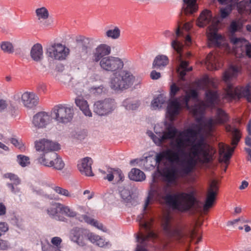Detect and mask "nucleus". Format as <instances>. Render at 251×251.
Wrapping results in <instances>:
<instances>
[{
  "mask_svg": "<svg viewBox=\"0 0 251 251\" xmlns=\"http://www.w3.org/2000/svg\"><path fill=\"white\" fill-rule=\"evenodd\" d=\"M191 147L189 157L181 161V167L177 169L175 166L166 167L162 171L164 181L168 184L176 183L179 177H183L192 173L198 162L209 163L213 161L215 151L204 140L202 135L195 143L191 142Z\"/></svg>",
  "mask_w": 251,
  "mask_h": 251,
  "instance_id": "f257e3e1",
  "label": "nucleus"
},
{
  "mask_svg": "<svg viewBox=\"0 0 251 251\" xmlns=\"http://www.w3.org/2000/svg\"><path fill=\"white\" fill-rule=\"evenodd\" d=\"M153 192L158 197L163 199L166 203L173 210L181 213H185L195 208L196 204L199 202L195 191L189 193L180 192L167 194L165 196L162 195L160 188H157Z\"/></svg>",
  "mask_w": 251,
  "mask_h": 251,
  "instance_id": "f03ea898",
  "label": "nucleus"
},
{
  "mask_svg": "<svg viewBox=\"0 0 251 251\" xmlns=\"http://www.w3.org/2000/svg\"><path fill=\"white\" fill-rule=\"evenodd\" d=\"M238 73V69L235 66H231L225 72L223 80L226 83V87L224 98L228 101L245 98L249 102L251 103V82L245 86L239 85L236 87H234L230 83L231 79L237 76Z\"/></svg>",
  "mask_w": 251,
  "mask_h": 251,
  "instance_id": "7ed1b4c3",
  "label": "nucleus"
},
{
  "mask_svg": "<svg viewBox=\"0 0 251 251\" xmlns=\"http://www.w3.org/2000/svg\"><path fill=\"white\" fill-rule=\"evenodd\" d=\"M185 142L191 143V140L189 138L183 139L182 137L176 138L174 141H172L170 143L172 149H166L156 154L155 159L156 162L159 163L165 159L172 164L175 162L180 163H179V168H176L175 165H171L169 167L174 166L177 169H179L181 167V161L188 158L181 160L179 159V155H185L186 154L185 152Z\"/></svg>",
  "mask_w": 251,
  "mask_h": 251,
  "instance_id": "20e7f679",
  "label": "nucleus"
},
{
  "mask_svg": "<svg viewBox=\"0 0 251 251\" xmlns=\"http://www.w3.org/2000/svg\"><path fill=\"white\" fill-rule=\"evenodd\" d=\"M35 147L37 151L42 152L37 158L38 162L48 167L52 166V160H54L56 156L54 151L60 149V145L57 142L43 138L35 142Z\"/></svg>",
  "mask_w": 251,
  "mask_h": 251,
  "instance_id": "39448f33",
  "label": "nucleus"
},
{
  "mask_svg": "<svg viewBox=\"0 0 251 251\" xmlns=\"http://www.w3.org/2000/svg\"><path fill=\"white\" fill-rule=\"evenodd\" d=\"M139 222L142 231L137 236V244L135 251H148L146 247L151 246L157 239L158 235L152 230L153 218L146 219L145 216Z\"/></svg>",
  "mask_w": 251,
  "mask_h": 251,
  "instance_id": "423d86ee",
  "label": "nucleus"
},
{
  "mask_svg": "<svg viewBox=\"0 0 251 251\" xmlns=\"http://www.w3.org/2000/svg\"><path fill=\"white\" fill-rule=\"evenodd\" d=\"M134 76L127 71L116 72L110 79V87L115 90H123L133 85Z\"/></svg>",
  "mask_w": 251,
  "mask_h": 251,
  "instance_id": "0eeeda50",
  "label": "nucleus"
},
{
  "mask_svg": "<svg viewBox=\"0 0 251 251\" xmlns=\"http://www.w3.org/2000/svg\"><path fill=\"white\" fill-rule=\"evenodd\" d=\"M226 132H230L231 134V144L234 147L231 148L229 145L222 146L220 148L219 153L221 155L223 154V160L225 163H227L230 159L234 150L238 144L241 138V133L240 130L234 126H232L230 125L226 126Z\"/></svg>",
  "mask_w": 251,
  "mask_h": 251,
  "instance_id": "6e6552de",
  "label": "nucleus"
},
{
  "mask_svg": "<svg viewBox=\"0 0 251 251\" xmlns=\"http://www.w3.org/2000/svg\"><path fill=\"white\" fill-rule=\"evenodd\" d=\"M54 120L58 123L66 124L70 123L75 115L73 106L66 104L55 105L52 109Z\"/></svg>",
  "mask_w": 251,
  "mask_h": 251,
  "instance_id": "1a4fd4ad",
  "label": "nucleus"
},
{
  "mask_svg": "<svg viewBox=\"0 0 251 251\" xmlns=\"http://www.w3.org/2000/svg\"><path fill=\"white\" fill-rule=\"evenodd\" d=\"M99 65L103 71L114 74L123 69L124 63L120 57L109 55L103 58Z\"/></svg>",
  "mask_w": 251,
  "mask_h": 251,
  "instance_id": "9d476101",
  "label": "nucleus"
},
{
  "mask_svg": "<svg viewBox=\"0 0 251 251\" xmlns=\"http://www.w3.org/2000/svg\"><path fill=\"white\" fill-rule=\"evenodd\" d=\"M172 47L176 52V59L180 62V65L177 70L180 79L184 80V77L186 73L192 70V67H188L189 62L186 61L182 60V50L183 45L179 41L175 40H173L171 43Z\"/></svg>",
  "mask_w": 251,
  "mask_h": 251,
  "instance_id": "9b49d317",
  "label": "nucleus"
},
{
  "mask_svg": "<svg viewBox=\"0 0 251 251\" xmlns=\"http://www.w3.org/2000/svg\"><path fill=\"white\" fill-rule=\"evenodd\" d=\"M70 54V49L61 43H53L47 49V55L54 60H65Z\"/></svg>",
  "mask_w": 251,
  "mask_h": 251,
  "instance_id": "f8f14e48",
  "label": "nucleus"
},
{
  "mask_svg": "<svg viewBox=\"0 0 251 251\" xmlns=\"http://www.w3.org/2000/svg\"><path fill=\"white\" fill-rule=\"evenodd\" d=\"M91 232L89 230L79 227L73 228L70 231V238L71 240L80 247L87 245V241H89Z\"/></svg>",
  "mask_w": 251,
  "mask_h": 251,
  "instance_id": "ddd939ff",
  "label": "nucleus"
},
{
  "mask_svg": "<svg viewBox=\"0 0 251 251\" xmlns=\"http://www.w3.org/2000/svg\"><path fill=\"white\" fill-rule=\"evenodd\" d=\"M114 99L106 98L97 101L94 104V112L100 116L106 115L112 112L116 108Z\"/></svg>",
  "mask_w": 251,
  "mask_h": 251,
  "instance_id": "4468645a",
  "label": "nucleus"
},
{
  "mask_svg": "<svg viewBox=\"0 0 251 251\" xmlns=\"http://www.w3.org/2000/svg\"><path fill=\"white\" fill-rule=\"evenodd\" d=\"M161 226L164 232L168 237L174 238L177 240H180L182 238L181 230L177 227H172L169 217L167 216L163 219Z\"/></svg>",
  "mask_w": 251,
  "mask_h": 251,
  "instance_id": "2eb2a0df",
  "label": "nucleus"
},
{
  "mask_svg": "<svg viewBox=\"0 0 251 251\" xmlns=\"http://www.w3.org/2000/svg\"><path fill=\"white\" fill-rule=\"evenodd\" d=\"M51 120V117L49 113L41 111L33 116L32 124L36 129H43L47 127Z\"/></svg>",
  "mask_w": 251,
  "mask_h": 251,
  "instance_id": "dca6fc26",
  "label": "nucleus"
},
{
  "mask_svg": "<svg viewBox=\"0 0 251 251\" xmlns=\"http://www.w3.org/2000/svg\"><path fill=\"white\" fill-rule=\"evenodd\" d=\"M230 42L232 45L233 50L238 57H240L246 52L249 42L244 38L232 37Z\"/></svg>",
  "mask_w": 251,
  "mask_h": 251,
  "instance_id": "f3484780",
  "label": "nucleus"
},
{
  "mask_svg": "<svg viewBox=\"0 0 251 251\" xmlns=\"http://www.w3.org/2000/svg\"><path fill=\"white\" fill-rule=\"evenodd\" d=\"M218 189L217 181L212 180L207 190L205 203L203 206L204 211H208L212 206L215 201Z\"/></svg>",
  "mask_w": 251,
  "mask_h": 251,
  "instance_id": "a211bd4d",
  "label": "nucleus"
},
{
  "mask_svg": "<svg viewBox=\"0 0 251 251\" xmlns=\"http://www.w3.org/2000/svg\"><path fill=\"white\" fill-rule=\"evenodd\" d=\"M110 46L105 44H101L98 46L93 51L92 60L94 62H100L101 59L111 53Z\"/></svg>",
  "mask_w": 251,
  "mask_h": 251,
  "instance_id": "6ab92c4d",
  "label": "nucleus"
},
{
  "mask_svg": "<svg viewBox=\"0 0 251 251\" xmlns=\"http://www.w3.org/2000/svg\"><path fill=\"white\" fill-rule=\"evenodd\" d=\"M180 98H175L171 100L168 105L167 113L170 121L174 120L182 109V105L180 102Z\"/></svg>",
  "mask_w": 251,
  "mask_h": 251,
  "instance_id": "aec40b11",
  "label": "nucleus"
},
{
  "mask_svg": "<svg viewBox=\"0 0 251 251\" xmlns=\"http://www.w3.org/2000/svg\"><path fill=\"white\" fill-rule=\"evenodd\" d=\"M21 100L25 107L32 108L38 104L39 98L33 92H25L21 95Z\"/></svg>",
  "mask_w": 251,
  "mask_h": 251,
  "instance_id": "412c9836",
  "label": "nucleus"
},
{
  "mask_svg": "<svg viewBox=\"0 0 251 251\" xmlns=\"http://www.w3.org/2000/svg\"><path fill=\"white\" fill-rule=\"evenodd\" d=\"M92 159L88 157L82 159L77 164V168L82 175L92 176L94 175L92 170Z\"/></svg>",
  "mask_w": 251,
  "mask_h": 251,
  "instance_id": "4be33fe9",
  "label": "nucleus"
},
{
  "mask_svg": "<svg viewBox=\"0 0 251 251\" xmlns=\"http://www.w3.org/2000/svg\"><path fill=\"white\" fill-rule=\"evenodd\" d=\"M62 203L59 202H53L51 204L50 207L47 209L48 214L51 217L60 221L65 222L66 219L60 215H58L59 210L61 211Z\"/></svg>",
  "mask_w": 251,
  "mask_h": 251,
  "instance_id": "5701e85b",
  "label": "nucleus"
},
{
  "mask_svg": "<svg viewBox=\"0 0 251 251\" xmlns=\"http://www.w3.org/2000/svg\"><path fill=\"white\" fill-rule=\"evenodd\" d=\"M219 101L218 92L213 90H207L205 92V103L208 107L214 108Z\"/></svg>",
  "mask_w": 251,
  "mask_h": 251,
  "instance_id": "b1692460",
  "label": "nucleus"
},
{
  "mask_svg": "<svg viewBox=\"0 0 251 251\" xmlns=\"http://www.w3.org/2000/svg\"><path fill=\"white\" fill-rule=\"evenodd\" d=\"M212 19L211 12L208 10H203L200 14L197 22L199 27H204L209 24Z\"/></svg>",
  "mask_w": 251,
  "mask_h": 251,
  "instance_id": "393cba45",
  "label": "nucleus"
},
{
  "mask_svg": "<svg viewBox=\"0 0 251 251\" xmlns=\"http://www.w3.org/2000/svg\"><path fill=\"white\" fill-rule=\"evenodd\" d=\"M194 127L196 129L189 128L181 132H179V135H184V137H186V138H189L190 140L191 138L195 139L202 131L203 127L201 125H196Z\"/></svg>",
  "mask_w": 251,
  "mask_h": 251,
  "instance_id": "a878e982",
  "label": "nucleus"
},
{
  "mask_svg": "<svg viewBox=\"0 0 251 251\" xmlns=\"http://www.w3.org/2000/svg\"><path fill=\"white\" fill-rule=\"evenodd\" d=\"M75 103L85 116L92 117V113L86 100L82 97H78L75 99Z\"/></svg>",
  "mask_w": 251,
  "mask_h": 251,
  "instance_id": "bb28decb",
  "label": "nucleus"
},
{
  "mask_svg": "<svg viewBox=\"0 0 251 251\" xmlns=\"http://www.w3.org/2000/svg\"><path fill=\"white\" fill-rule=\"evenodd\" d=\"M179 131L174 125L169 124L166 128V131L163 132V139L165 141L166 140H173L177 134L179 135L178 137H181L184 135H180Z\"/></svg>",
  "mask_w": 251,
  "mask_h": 251,
  "instance_id": "cd10ccee",
  "label": "nucleus"
},
{
  "mask_svg": "<svg viewBox=\"0 0 251 251\" xmlns=\"http://www.w3.org/2000/svg\"><path fill=\"white\" fill-rule=\"evenodd\" d=\"M30 56L36 62L40 61L43 59V48L40 44L37 43L33 46L30 50Z\"/></svg>",
  "mask_w": 251,
  "mask_h": 251,
  "instance_id": "c85d7f7f",
  "label": "nucleus"
},
{
  "mask_svg": "<svg viewBox=\"0 0 251 251\" xmlns=\"http://www.w3.org/2000/svg\"><path fill=\"white\" fill-rule=\"evenodd\" d=\"M49 187H50L55 193L60 196H64L69 199H74L75 198V195L74 193L70 192L68 189L56 185L54 183L50 184Z\"/></svg>",
  "mask_w": 251,
  "mask_h": 251,
  "instance_id": "c756f323",
  "label": "nucleus"
},
{
  "mask_svg": "<svg viewBox=\"0 0 251 251\" xmlns=\"http://www.w3.org/2000/svg\"><path fill=\"white\" fill-rule=\"evenodd\" d=\"M183 2L182 11L185 14H193L197 11L198 7L196 0H183Z\"/></svg>",
  "mask_w": 251,
  "mask_h": 251,
  "instance_id": "7c9ffc66",
  "label": "nucleus"
},
{
  "mask_svg": "<svg viewBox=\"0 0 251 251\" xmlns=\"http://www.w3.org/2000/svg\"><path fill=\"white\" fill-rule=\"evenodd\" d=\"M215 123L217 125H223L226 123L229 120L228 114L222 109L218 108L216 110L214 119Z\"/></svg>",
  "mask_w": 251,
  "mask_h": 251,
  "instance_id": "2f4dec72",
  "label": "nucleus"
},
{
  "mask_svg": "<svg viewBox=\"0 0 251 251\" xmlns=\"http://www.w3.org/2000/svg\"><path fill=\"white\" fill-rule=\"evenodd\" d=\"M89 241L101 248L108 247L111 246L109 241H106L102 237L93 232H91Z\"/></svg>",
  "mask_w": 251,
  "mask_h": 251,
  "instance_id": "473e14b6",
  "label": "nucleus"
},
{
  "mask_svg": "<svg viewBox=\"0 0 251 251\" xmlns=\"http://www.w3.org/2000/svg\"><path fill=\"white\" fill-rule=\"evenodd\" d=\"M206 64L209 70H218L221 67V63L218 59L213 54L210 53L206 57Z\"/></svg>",
  "mask_w": 251,
  "mask_h": 251,
  "instance_id": "72a5a7b5",
  "label": "nucleus"
},
{
  "mask_svg": "<svg viewBox=\"0 0 251 251\" xmlns=\"http://www.w3.org/2000/svg\"><path fill=\"white\" fill-rule=\"evenodd\" d=\"M168 57L164 55H158L155 57L152 63L153 68L162 69L169 63Z\"/></svg>",
  "mask_w": 251,
  "mask_h": 251,
  "instance_id": "f704fd0d",
  "label": "nucleus"
},
{
  "mask_svg": "<svg viewBox=\"0 0 251 251\" xmlns=\"http://www.w3.org/2000/svg\"><path fill=\"white\" fill-rule=\"evenodd\" d=\"M130 179L135 181H142L146 178L144 173L137 168H133L128 174Z\"/></svg>",
  "mask_w": 251,
  "mask_h": 251,
  "instance_id": "c9c22d12",
  "label": "nucleus"
},
{
  "mask_svg": "<svg viewBox=\"0 0 251 251\" xmlns=\"http://www.w3.org/2000/svg\"><path fill=\"white\" fill-rule=\"evenodd\" d=\"M208 38L209 44L216 47H220L221 45L220 40L222 39V36L218 34L216 31L210 32L208 34Z\"/></svg>",
  "mask_w": 251,
  "mask_h": 251,
  "instance_id": "e433bc0d",
  "label": "nucleus"
},
{
  "mask_svg": "<svg viewBox=\"0 0 251 251\" xmlns=\"http://www.w3.org/2000/svg\"><path fill=\"white\" fill-rule=\"evenodd\" d=\"M166 101L165 97L163 95H159L156 98L154 99L151 103V106L153 109L160 108Z\"/></svg>",
  "mask_w": 251,
  "mask_h": 251,
  "instance_id": "4c0bfd02",
  "label": "nucleus"
},
{
  "mask_svg": "<svg viewBox=\"0 0 251 251\" xmlns=\"http://www.w3.org/2000/svg\"><path fill=\"white\" fill-rule=\"evenodd\" d=\"M121 31L117 26H115L113 29H109L105 32V36L112 39H118L120 36Z\"/></svg>",
  "mask_w": 251,
  "mask_h": 251,
  "instance_id": "58836bf2",
  "label": "nucleus"
},
{
  "mask_svg": "<svg viewBox=\"0 0 251 251\" xmlns=\"http://www.w3.org/2000/svg\"><path fill=\"white\" fill-rule=\"evenodd\" d=\"M61 212L70 218H75L77 216V212L71 208L69 206L62 204Z\"/></svg>",
  "mask_w": 251,
  "mask_h": 251,
  "instance_id": "ea45409f",
  "label": "nucleus"
},
{
  "mask_svg": "<svg viewBox=\"0 0 251 251\" xmlns=\"http://www.w3.org/2000/svg\"><path fill=\"white\" fill-rule=\"evenodd\" d=\"M215 125L216 124L214 120L212 118H210L204 123L203 127L206 133L210 134L213 131Z\"/></svg>",
  "mask_w": 251,
  "mask_h": 251,
  "instance_id": "a19ab883",
  "label": "nucleus"
},
{
  "mask_svg": "<svg viewBox=\"0 0 251 251\" xmlns=\"http://www.w3.org/2000/svg\"><path fill=\"white\" fill-rule=\"evenodd\" d=\"M140 105L138 101H132L129 99H126L123 102V105L127 110L136 109Z\"/></svg>",
  "mask_w": 251,
  "mask_h": 251,
  "instance_id": "79ce46f5",
  "label": "nucleus"
},
{
  "mask_svg": "<svg viewBox=\"0 0 251 251\" xmlns=\"http://www.w3.org/2000/svg\"><path fill=\"white\" fill-rule=\"evenodd\" d=\"M53 165L49 167H53L54 169L58 170H61L64 167V163L62 159L56 153V156L54 160H52Z\"/></svg>",
  "mask_w": 251,
  "mask_h": 251,
  "instance_id": "37998d69",
  "label": "nucleus"
},
{
  "mask_svg": "<svg viewBox=\"0 0 251 251\" xmlns=\"http://www.w3.org/2000/svg\"><path fill=\"white\" fill-rule=\"evenodd\" d=\"M17 161L22 167H25L30 164L29 158L22 154L17 156Z\"/></svg>",
  "mask_w": 251,
  "mask_h": 251,
  "instance_id": "c03bdc74",
  "label": "nucleus"
},
{
  "mask_svg": "<svg viewBox=\"0 0 251 251\" xmlns=\"http://www.w3.org/2000/svg\"><path fill=\"white\" fill-rule=\"evenodd\" d=\"M36 16L39 20L46 19L49 17V12L47 8L44 7L37 8L36 10Z\"/></svg>",
  "mask_w": 251,
  "mask_h": 251,
  "instance_id": "a18cd8bd",
  "label": "nucleus"
},
{
  "mask_svg": "<svg viewBox=\"0 0 251 251\" xmlns=\"http://www.w3.org/2000/svg\"><path fill=\"white\" fill-rule=\"evenodd\" d=\"M3 177L8 178L11 181L10 183H14L15 184H20L21 179L18 176L13 173H6L3 175Z\"/></svg>",
  "mask_w": 251,
  "mask_h": 251,
  "instance_id": "49530a36",
  "label": "nucleus"
},
{
  "mask_svg": "<svg viewBox=\"0 0 251 251\" xmlns=\"http://www.w3.org/2000/svg\"><path fill=\"white\" fill-rule=\"evenodd\" d=\"M242 24L239 22L233 21L231 22L229 27V31L230 33L233 34L240 31L242 27Z\"/></svg>",
  "mask_w": 251,
  "mask_h": 251,
  "instance_id": "de8ad7c7",
  "label": "nucleus"
},
{
  "mask_svg": "<svg viewBox=\"0 0 251 251\" xmlns=\"http://www.w3.org/2000/svg\"><path fill=\"white\" fill-rule=\"evenodd\" d=\"M210 83V80L207 75H205L197 82V86L203 89Z\"/></svg>",
  "mask_w": 251,
  "mask_h": 251,
  "instance_id": "09e8293b",
  "label": "nucleus"
},
{
  "mask_svg": "<svg viewBox=\"0 0 251 251\" xmlns=\"http://www.w3.org/2000/svg\"><path fill=\"white\" fill-rule=\"evenodd\" d=\"M121 196L125 202L128 203L132 199L130 191L127 189H123L121 191Z\"/></svg>",
  "mask_w": 251,
  "mask_h": 251,
  "instance_id": "8fccbe9b",
  "label": "nucleus"
},
{
  "mask_svg": "<svg viewBox=\"0 0 251 251\" xmlns=\"http://www.w3.org/2000/svg\"><path fill=\"white\" fill-rule=\"evenodd\" d=\"M90 92L96 96H98L101 95L102 93H104L105 89L102 85L98 87H92L90 89Z\"/></svg>",
  "mask_w": 251,
  "mask_h": 251,
  "instance_id": "3c124183",
  "label": "nucleus"
},
{
  "mask_svg": "<svg viewBox=\"0 0 251 251\" xmlns=\"http://www.w3.org/2000/svg\"><path fill=\"white\" fill-rule=\"evenodd\" d=\"M180 90V87L173 82L170 86L169 94L171 98L175 97L177 93Z\"/></svg>",
  "mask_w": 251,
  "mask_h": 251,
  "instance_id": "603ef678",
  "label": "nucleus"
},
{
  "mask_svg": "<svg viewBox=\"0 0 251 251\" xmlns=\"http://www.w3.org/2000/svg\"><path fill=\"white\" fill-rule=\"evenodd\" d=\"M1 48L4 52L8 53L13 52L14 51L13 46L12 44L8 42H2L1 45Z\"/></svg>",
  "mask_w": 251,
  "mask_h": 251,
  "instance_id": "864d4df0",
  "label": "nucleus"
},
{
  "mask_svg": "<svg viewBox=\"0 0 251 251\" xmlns=\"http://www.w3.org/2000/svg\"><path fill=\"white\" fill-rule=\"evenodd\" d=\"M248 2V0H243L237 3V8L239 13L241 14L246 12Z\"/></svg>",
  "mask_w": 251,
  "mask_h": 251,
  "instance_id": "5fc2aeb1",
  "label": "nucleus"
},
{
  "mask_svg": "<svg viewBox=\"0 0 251 251\" xmlns=\"http://www.w3.org/2000/svg\"><path fill=\"white\" fill-rule=\"evenodd\" d=\"M180 98V99L181 98V97ZM190 99H191V98L186 93L185 95L182 97V100L180 101L182 106L185 107L187 109H190V106L189 105V102L190 100Z\"/></svg>",
  "mask_w": 251,
  "mask_h": 251,
  "instance_id": "6e6d98bb",
  "label": "nucleus"
},
{
  "mask_svg": "<svg viewBox=\"0 0 251 251\" xmlns=\"http://www.w3.org/2000/svg\"><path fill=\"white\" fill-rule=\"evenodd\" d=\"M19 184H15L14 183H7V186L9 188L11 192L14 194H19L21 193V189L18 186Z\"/></svg>",
  "mask_w": 251,
  "mask_h": 251,
  "instance_id": "4d7b16f0",
  "label": "nucleus"
},
{
  "mask_svg": "<svg viewBox=\"0 0 251 251\" xmlns=\"http://www.w3.org/2000/svg\"><path fill=\"white\" fill-rule=\"evenodd\" d=\"M151 136L153 142L158 146L161 145L165 141L164 139H163V135L161 137H158L153 133H151Z\"/></svg>",
  "mask_w": 251,
  "mask_h": 251,
  "instance_id": "13d9d810",
  "label": "nucleus"
},
{
  "mask_svg": "<svg viewBox=\"0 0 251 251\" xmlns=\"http://www.w3.org/2000/svg\"><path fill=\"white\" fill-rule=\"evenodd\" d=\"M78 220L80 222H82L83 221H84L87 224L92 226V223H93L94 220L95 219L91 218V217H89L86 215H82L81 217H79L78 218Z\"/></svg>",
  "mask_w": 251,
  "mask_h": 251,
  "instance_id": "bf43d9fd",
  "label": "nucleus"
},
{
  "mask_svg": "<svg viewBox=\"0 0 251 251\" xmlns=\"http://www.w3.org/2000/svg\"><path fill=\"white\" fill-rule=\"evenodd\" d=\"M92 226H93L104 232H106L107 231L106 228L103 226V224L102 223H99L98 221L96 220H94Z\"/></svg>",
  "mask_w": 251,
  "mask_h": 251,
  "instance_id": "052dcab7",
  "label": "nucleus"
},
{
  "mask_svg": "<svg viewBox=\"0 0 251 251\" xmlns=\"http://www.w3.org/2000/svg\"><path fill=\"white\" fill-rule=\"evenodd\" d=\"M8 229V225L6 223L0 222V236L7 232Z\"/></svg>",
  "mask_w": 251,
  "mask_h": 251,
  "instance_id": "680f3d73",
  "label": "nucleus"
},
{
  "mask_svg": "<svg viewBox=\"0 0 251 251\" xmlns=\"http://www.w3.org/2000/svg\"><path fill=\"white\" fill-rule=\"evenodd\" d=\"M152 199V196L151 195V194L150 193L146 198V200L145 201V202L144 205V208H143V214L146 215L147 212V209L148 208V206L150 204V202L151 200Z\"/></svg>",
  "mask_w": 251,
  "mask_h": 251,
  "instance_id": "e2e57ef3",
  "label": "nucleus"
},
{
  "mask_svg": "<svg viewBox=\"0 0 251 251\" xmlns=\"http://www.w3.org/2000/svg\"><path fill=\"white\" fill-rule=\"evenodd\" d=\"M193 114L195 116H198L202 113L201 106L199 105H194L191 109Z\"/></svg>",
  "mask_w": 251,
  "mask_h": 251,
  "instance_id": "0e129e2a",
  "label": "nucleus"
},
{
  "mask_svg": "<svg viewBox=\"0 0 251 251\" xmlns=\"http://www.w3.org/2000/svg\"><path fill=\"white\" fill-rule=\"evenodd\" d=\"M186 93L193 100H196L198 98V93L197 90L195 89H190L188 91H187Z\"/></svg>",
  "mask_w": 251,
  "mask_h": 251,
  "instance_id": "69168bd1",
  "label": "nucleus"
},
{
  "mask_svg": "<svg viewBox=\"0 0 251 251\" xmlns=\"http://www.w3.org/2000/svg\"><path fill=\"white\" fill-rule=\"evenodd\" d=\"M82 44V46L84 49L88 48V46L90 44V39L89 38L85 37H81L79 40Z\"/></svg>",
  "mask_w": 251,
  "mask_h": 251,
  "instance_id": "338daca9",
  "label": "nucleus"
},
{
  "mask_svg": "<svg viewBox=\"0 0 251 251\" xmlns=\"http://www.w3.org/2000/svg\"><path fill=\"white\" fill-rule=\"evenodd\" d=\"M62 239L59 237H53L51 240V243L55 246V247H60Z\"/></svg>",
  "mask_w": 251,
  "mask_h": 251,
  "instance_id": "774afa93",
  "label": "nucleus"
}]
</instances>
